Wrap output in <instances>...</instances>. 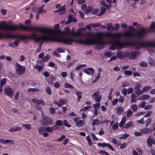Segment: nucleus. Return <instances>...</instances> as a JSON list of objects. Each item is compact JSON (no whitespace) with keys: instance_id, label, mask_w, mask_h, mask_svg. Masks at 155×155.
<instances>
[{"instance_id":"1","label":"nucleus","mask_w":155,"mask_h":155,"mask_svg":"<svg viewBox=\"0 0 155 155\" xmlns=\"http://www.w3.org/2000/svg\"><path fill=\"white\" fill-rule=\"evenodd\" d=\"M46 31L49 35L52 34L56 37V39L60 42L68 45H71L72 42H78L79 43L86 45H95V48L99 50L103 48L107 44L104 42L102 38L106 36L110 37L111 39H114L115 41L112 40L108 44H111L110 47V49L114 50L115 49H122L123 48L133 46V42L130 43L128 42H124L120 41L121 37V34L120 33H112L109 32H97L93 34L89 32L85 33L83 35L85 38L76 39L74 37H78L82 35V33L79 31L74 32V28H72L71 31L68 27H67L64 29V36L62 38H59L58 34H60L61 31H54L53 30L44 28Z\"/></svg>"},{"instance_id":"2","label":"nucleus","mask_w":155,"mask_h":155,"mask_svg":"<svg viewBox=\"0 0 155 155\" xmlns=\"http://www.w3.org/2000/svg\"><path fill=\"white\" fill-rule=\"evenodd\" d=\"M19 26L15 25H8L7 22L5 21H3L0 24V39L5 38L7 39L16 38V39L13 42H10L8 44L9 46L11 47L14 48L17 47L18 45V43L21 40L27 39H34L35 42H38L40 38L37 37V34L33 33L27 36H21L20 35L14 34H4L2 30L11 31H15L19 30V28L21 29ZM21 25H22L21 24Z\"/></svg>"},{"instance_id":"3","label":"nucleus","mask_w":155,"mask_h":155,"mask_svg":"<svg viewBox=\"0 0 155 155\" xmlns=\"http://www.w3.org/2000/svg\"><path fill=\"white\" fill-rule=\"evenodd\" d=\"M59 26V25L57 24L54 26V29H53L50 28H47L43 27H27L23 25H20V28L23 29L24 31H37L41 33V35L38 36H37V37L40 38L38 42L39 45L41 46L42 43L44 42H47L48 41H56L57 42H60V41H58L56 39V37L52 34H51V35H49L48 34L46 31L45 30L44 28L48 29L54 30V31H61L60 34H58V36L60 38H62V37L64 36V31H61V30L58 29Z\"/></svg>"},{"instance_id":"4","label":"nucleus","mask_w":155,"mask_h":155,"mask_svg":"<svg viewBox=\"0 0 155 155\" xmlns=\"http://www.w3.org/2000/svg\"><path fill=\"white\" fill-rule=\"evenodd\" d=\"M147 30L143 28H142L134 35L131 32L125 31L123 33V36L131 38H135L140 39L147 36Z\"/></svg>"},{"instance_id":"5","label":"nucleus","mask_w":155,"mask_h":155,"mask_svg":"<svg viewBox=\"0 0 155 155\" xmlns=\"http://www.w3.org/2000/svg\"><path fill=\"white\" fill-rule=\"evenodd\" d=\"M25 70V67L21 65L18 63H16L15 65V70L17 74L18 75H21L24 73Z\"/></svg>"},{"instance_id":"6","label":"nucleus","mask_w":155,"mask_h":155,"mask_svg":"<svg viewBox=\"0 0 155 155\" xmlns=\"http://www.w3.org/2000/svg\"><path fill=\"white\" fill-rule=\"evenodd\" d=\"M52 124V121L51 119L48 117H43L41 122L42 125H50Z\"/></svg>"},{"instance_id":"7","label":"nucleus","mask_w":155,"mask_h":155,"mask_svg":"<svg viewBox=\"0 0 155 155\" xmlns=\"http://www.w3.org/2000/svg\"><path fill=\"white\" fill-rule=\"evenodd\" d=\"M127 57H128L130 59H134L139 56L140 52L139 51L131 52L130 53L127 52Z\"/></svg>"},{"instance_id":"8","label":"nucleus","mask_w":155,"mask_h":155,"mask_svg":"<svg viewBox=\"0 0 155 155\" xmlns=\"http://www.w3.org/2000/svg\"><path fill=\"white\" fill-rule=\"evenodd\" d=\"M4 91L5 93L8 96H12L13 94V91L9 86H5Z\"/></svg>"},{"instance_id":"9","label":"nucleus","mask_w":155,"mask_h":155,"mask_svg":"<svg viewBox=\"0 0 155 155\" xmlns=\"http://www.w3.org/2000/svg\"><path fill=\"white\" fill-rule=\"evenodd\" d=\"M92 97L96 102H99L101 99V96H99V92L98 91L94 92Z\"/></svg>"},{"instance_id":"10","label":"nucleus","mask_w":155,"mask_h":155,"mask_svg":"<svg viewBox=\"0 0 155 155\" xmlns=\"http://www.w3.org/2000/svg\"><path fill=\"white\" fill-rule=\"evenodd\" d=\"M97 145L100 147H107L110 150L114 151V149L112 147L111 145L110 144L107 143H97Z\"/></svg>"},{"instance_id":"11","label":"nucleus","mask_w":155,"mask_h":155,"mask_svg":"<svg viewBox=\"0 0 155 155\" xmlns=\"http://www.w3.org/2000/svg\"><path fill=\"white\" fill-rule=\"evenodd\" d=\"M152 144H155V141L152 137L149 136L147 139V145L148 147H152Z\"/></svg>"},{"instance_id":"12","label":"nucleus","mask_w":155,"mask_h":155,"mask_svg":"<svg viewBox=\"0 0 155 155\" xmlns=\"http://www.w3.org/2000/svg\"><path fill=\"white\" fill-rule=\"evenodd\" d=\"M74 120L76 123L75 124L78 127H82L84 124V122L82 120L78 119L77 117L75 118Z\"/></svg>"},{"instance_id":"13","label":"nucleus","mask_w":155,"mask_h":155,"mask_svg":"<svg viewBox=\"0 0 155 155\" xmlns=\"http://www.w3.org/2000/svg\"><path fill=\"white\" fill-rule=\"evenodd\" d=\"M127 52L123 53L121 52L117 53V57L120 59H123L124 58H127Z\"/></svg>"},{"instance_id":"14","label":"nucleus","mask_w":155,"mask_h":155,"mask_svg":"<svg viewBox=\"0 0 155 155\" xmlns=\"http://www.w3.org/2000/svg\"><path fill=\"white\" fill-rule=\"evenodd\" d=\"M83 71L87 74L90 75L91 74H93L94 71L93 68H88L85 69H84Z\"/></svg>"},{"instance_id":"15","label":"nucleus","mask_w":155,"mask_h":155,"mask_svg":"<svg viewBox=\"0 0 155 155\" xmlns=\"http://www.w3.org/2000/svg\"><path fill=\"white\" fill-rule=\"evenodd\" d=\"M68 21H67L65 23L66 25L70 23L73 22H76L77 21V19L75 18H73V16L71 15H69L68 17Z\"/></svg>"},{"instance_id":"16","label":"nucleus","mask_w":155,"mask_h":155,"mask_svg":"<svg viewBox=\"0 0 155 155\" xmlns=\"http://www.w3.org/2000/svg\"><path fill=\"white\" fill-rule=\"evenodd\" d=\"M57 127V126L56 125H54L51 127H46L45 128V131H47L49 132H51L53 131V130H55Z\"/></svg>"},{"instance_id":"17","label":"nucleus","mask_w":155,"mask_h":155,"mask_svg":"<svg viewBox=\"0 0 155 155\" xmlns=\"http://www.w3.org/2000/svg\"><path fill=\"white\" fill-rule=\"evenodd\" d=\"M134 125V122L133 121H130L124 125L123 128L127 129L133 126Z\"/></svg>"},{"instance_id":"18","label":"nucleus","mask_w":155,"mask_h":155,"mask_svg":"<svg viewBox=\"0 0 155 155\" xmlns=\"http://www.w3.org/2000/svg\"><path fill=\"white\" fill-rule=\"evenodd\" d=\"M152 131V130H151L150 128H144L140 130V131L142 133V134H147L150 132H151Z\"/></svg>"},{"instance_id":"19","label":"nucleus","mask_w":155,"mask_h":155,"mask_svg":"<svg viewBox=\"0 0 155 155\" xmlns=\"http://www.w3.org/2000/svg\"><path fill=\"white\" fill-rule=\"evenodd\" d=\"M126 117L122 118L119 124V126L121 128H123V127H124V124L126 122Z\"/></svg>"},{"instance_id":"20","label":"nucleus","mask_w":155,"mask_h":155,"mask_svg":"<svg viewBox=\"0 0 155 155\" xmlns=\"http://www.w3.org/2000/svg\"><path fill=\"white\" fill-rule=\"evenodd\" d=\"M130 102L131 103L136 102L137 96L134 93H132L130 95Z\"/></svg>"},{"instance_id":"21","label":"nucleus","mask_w":155,"mask_h":155,"mask_svg":"<svg viewBox=\"0 0 155 155\" xmlns=\"http://www.w3.org/2000/svg\"><path fill=\"white\" fill-rule=\"evenodd\" d=\"M22 129L21 127H13L9 129V131L12 132H16L18 130H21Z\"/></svg>"},{"instance_id":"22","label":"nucleus","mask_w":155,"mask_h":155,"mask_svg":"<svg viewBox=\"0 0 155 155\" xmlns=\"http://www.w3.org/2000/svg\"><path fill=\"white\" fill-rule=\"evenodd\" d=\"M107 30L109 31H114V27L112 26V24L111 23H109L106 24Z\"/></svg>"},{"instance_id":"23","label":"nucleus","mask_w":155,"mask_h":155,"mask_svg":"<svg viewBox=\"0 0 155 155\" xmlns=\"http://www.w3.org/2000/svg\"><path fill=\"white\" fill-rule=\"evenodd\" d=\"M150 98V96L147 94H143L140 97V99L138 100H145L148 99Z\"/></svg>"},{"instance_id":"24","label":"nucleus","mask_w":155,"mask_h":155,"mask_svg":"<svg viewBox=\"0 0 155 155\" xmlns=\"http://www.w3.org/2000/svg\"><path fill=\"white\" fill-rule=\"evenodd\" d=\"M124 111L122 107H119L117 108L116 110V113L119 115H120Z\"/></svg>"},{"instance_id":"25","label":"nucleus","mask_w":155,"mask_h":155,"mask_svg":"<svg viewBox=\"0 0 155 155\" xmlns=\"http://www.w3.org/2000/svg\"><path fill=\"white\" fill-rule=\"evenodd\" d=\"M101 123L100 121L97 119H95L92 122L91 125L92 126H94L96 125H99Z\"/></svg>"},{"instance_id":"26","label":"nucleus","mask_w":155,"mask_h":155,"mask_svg":"<svg viewBox=\"0 0 155 155\" xmlns=\"http://www.w3.org/2000/svg\"><path fill=\"white\" fill-rule=\"evenodd\" d=\"M43 67V65H41L39 66L38 65V63H37L36 65H35L34 67V68L38 70V71H41L42 70V69Z\"/></svg>"},{"instance_id":"27","label":"nucleus","mask_w":155,"mask_h":155,"mask_svg":"<svg viewBox=\"0 0 155 155\" xmlns=\"http://www.w3.org/2000/svg\"><path fill=\"white\" fill-rule=\"evenodd\" d=\"M76 94L78 97L77 98V100L78 101L80 102V100L82 98V93L80 91H76Z\"/></svg>"},{"instance_id":"28","label":"nucleus","mask_w":155,"mask_h":155,"mask_svg":"<svg viewBox=\"0 0 155 155\" xmlns=\"http://www.w3.org/2000/svg\"><path fill=\"white\" fill-rule=\"evenodd\" d=\"M135 92L137 95H140L144 93L143 89L141 90L140 89L135 91Z\"/></svg>"},{"instance_id":"29","label":"nucleus","mask_w":155,"mask_h":155,"mask_svg":"<svg viewBox=\"0 0 155 155\" xmlns=\"http://www.w3.org/2000/svg\"><path fill=\"white\" fill-rule=\"evenodd\" d=\"M38 11L37 12L38 14L45 13L46 12V11L45 9L42 8V7H38Z\"/></svg>"},{"instance_id":"30","label":"nucleus","mask_w":155,"mask_h":155,"mask_svg":"<svg viewBox=\"0 0 155 155\" xmlns=\"http://www.w3.org/2000/svg\"><path fill=\"white\" fill-rule=\"evenodd\" d=\"M129 136V135L126 134H124L120 135V137H119L120 139H124L127 138Z\"/></svg>"},{"instance_id":"31","label":"nucleus","mask_w":155,"mask_h":155,"mask_svg":"<svg viewBox=\"0 0 155 155\" xmlns=\"http://www.w3.org/2000/svg\"><path fill=\"white\" fill-rule=\"evenodd\" d=\"M101 4L103 5V6L107 8L110 9L111 7V6L110 5H108L106 4L105 2L104 1H101Z\"/></svg>"},{"instance_id":"32","label":"nucleus","mask_w":155,"mask_h":155,"mask_svg":"<svg viewBox=\"0 0 155 155\" xmlns=\"http://www.w3.org/2000/svg\"><path fill=\"white\" fill-rule=\"evenodd\" d=\"M14 143V142L12 140H5L4 144L12 145Z\"/></svg>"},{"instance_id":"33","label":"nucleus","mask_w":155,"mask_h":155,"mask_svg":"<svg viewBox=\"0 0 155 155\" xmlns=\"http://www.w3.org/2000/svg\"><path fill=\"white\" fill-rule=\"evenodd\" d=\"M142 85L140 84L139 83H137L134 87V91L140 89Z\"/></svg>"},{"instance_id":"34","label":"nucleus","mask_w":155,"mask_h":155,"mask_svg":"<svg viewBox=\"0 0 155 155\" xmlns=\"http://www.w3.org/2000/svg\"><path fill=\"white\" fill-rule=\"evenodd\" d=\"M133 114V112L130 109L127 110V117H130Z\"/></svg>"},{"instance_id":"35","label":"nucleus","mask_w":155,"mask_h":155,"mask_svg":"<svg viewBox=\"0 0 155 155\" xmlns=\"http://www.w3.org/2000/svg\"><path fill=\"white\" fill-rule=\"evenodd\" d=\"M140 66L142 67L147 68L148 66L147 64L144 61L141 62L139 64Z\"/></svg>"},{"instance_id":"36","label":"nucleus","mask_w":155,"mask_h":155,"mask_svg":"<svg viewBox=\"0 0 155 155\" xmlns=\"http://www.w3.org/2000/svg\"><path fill=\"white\" fill-rule=\"evenodd\" d=\"M130 107L131 109L134 111H136L138 109L137 105L136 104L132 105Z\"/></svg>"},{"instance_id":"37","label":"nucleus","mask_w":155,"mask_h":155,"mask_svg":"<svg viewBox=\"0 0 155 155\" xmlns=\"http://www.w3.org/2000/svg\"><path fill=\"white\" fill-rule=\"evenodd\" d=\"M152 87L151 86H146L144 87L143 89V92L147 91L149 90H150L151 89Z\"/></svg>"},{"instance_id":"38","label":"nucleus","mask_w":155,"mask_h":155,"mask_svg":"<svg viewBox=\"0 0 155 155\" xmlns=\"http://www.w3.org/2000/svg\"><path fill=\"white\" fill-rule=\"evenodd\" d=\"M39 89L34 88H30L28 89V91L29 92H38L39 91Z\"/></svg>"},{"instance_id":"39","label":"nucleus","mask_w":155,"mask_h":155,"mask_svg":"<svg viewBox=\"0 0 155 155\" xmlns=\"http://www.w3.org/2000/svg\"><path fill=\"white\" fill-rule=\"evenodd\" d=\"M50 57L49 55H46L42 59V60L44 62H47L50 58Z\"/></svg>"},{"instance_id":"40","label":"nucleus","mask_w":155,"mask_h":155,"mask_svg":"<svg viewBox=\"0 0 155 155\" xmlns=\"http://www.w3.org/2000/svg\"><path fill=\"white\" fill-rule=\"evenodd\" d=\"M64 87L65 88H73V86L72 85L67 83H65Z\"/></svg>"},{"instance_id":"41","label":"nucleus","mask_w":155,"mask_h":155,"mask_svg":"<svg viewBox=\"0 0 155 155\" xmlns=\"http://www.w3.org/2000/svg\"><path fill=\"white\" fill-rule=\"evenodd\" d=\"M59 14L62 15L65 12V10L64 7H62L61 9L58 10Z\"/></svg>"},{"instance_id":"42","label":"nucleus","mask_w":155,"mask_h":155,"mask_svg":"<svg viewBox=\"0 0 155 155\" xmlns=\"http://www.w3.org/2000/svg\"><path fill=\"white\" fill-rule=\"evenodd\" d=\"M22 126L25 127V128L28 130H29L31 129V125L29 124L22 125Z\"/></svg>"},{"instance_id":"43","label":"nucleus","mask_w":155,"mask_h":155,"mask_svg":"<svg viewBox=\"0 0 155 155\" xmlns=\"http://www.w3.org/2000/svg\"><path fill=\"white\" fill-rule=\"evenodd\" d=\"M45 91L48 94L50 95L51 94V89L49 87H46Z\"/></svg>"},{"instance_id":"44","label":"nucleus","mask_w":155,"mask_h":155,"mask_svg":"<svg viewBox=\"0 0 155 155\" xmlns=\"http://www.w3.org/2000/svg\"><path fill=\"white\" fill-rule=\"evenodd\" d=\"M38 131L40 134H42V132L43 131H45V128L43 127H40L38 129Z\"/></svg>"},{"instance_id":"45","label":"nucleus","mask_w":155,"mask_h":155,"mask_svg":"<svg viewBox=\"0 0 155 155\" xmlns=\"http://www.w3.org/2000/svg\"><path fill=\"white\" fill-rule=\"evenodd\" d=\"M106 9L104 7L101 8V12L99 14V15H102L103 14L106 12Z\"/></svg>"},{"instance_id":"46","label":"nucleus","mask_w":155,"mask_h":155,"mask_svg":"<svg viewBox=\"0 0 155 155\" xmlns=\"http://www.w3.org/2000/svg\"><path fill=\"white\" fill-rule=\"evenodd\" d=\"M6 82V79L4 78L1 80L0 81V85L3 86L5 84Z\"/></svg>"},{"instance_id":"47","label":"nucleus","mask_w":155,"mask_h":155,"mask_svg":"<svg viewBox=\"0 0 155 155\" xmlns=\"http://www.w3.org/2000/svg\"><path fill=\"white\" fill-rule=\"evenodd\" d=\"M151 119L150 118H148L146 121V126L148 127L151 123Z\"/></svg>"},{"instance_id":"48","label":"nucleus","mask_w":155,"mask_h":155,"mask_svg":"<svg viewBox=\"0 0 155 155\" xmlns=\"http://www.w3.org/2000/svg\"><path fill=\"white\" fill-rule=\"evenodd\" d=\"M90 25H91V26L93 27H98L101 25V24L100 23L90 24Z\"/></svg>"},{"instance_id":"49","label":"nucleus","mask_w":155,"mask_h":155,"mask_svg":"<svg viewBox=\"0 0 155 155\" xmlns=\"http://www.w3.org/2000/svg\"><path fill=\"white\" fill-rule=\"evenodd\" d=\"M59 103L61 105H61H63L64 104H65L66 103V101L64 100V99H60L59 100Z\"/></svg>"},{"instance_id":"50","label":"nucleus","mask_w":155,"mask_h":155,"mask_svg":"<svg viewBox=\"0 0 155 155\" xmlns=\"http://www.w3.org/2000/svg\"><path fill=\"white\" fill-rule=\"evenodd\" d=\"M98 153L101 155H109L108 153L104 150L100 151Z\"/></svg>"},{"instance_id":"51","label":"nucleus","mask_w":155,"mask_h":155,"mask_svg":"<svg viewBox=\"0 0 155 155\" xmlns=\"http://www.w3.org/2000/svg\"><path fill=\"white\" fill-rule=\"evenodd\" d=\"M155 22H153L151 24L150 31H151V30H153L155 28Z\"/></svg>"},{"instance_id":"52","label":"nucleus","mask_w":155,"mask_h":155,"mask_svg":"<svg viewBox=\"0 0 155 155\" xmlns=\"http://www.w3.org/2000/svg\"><path fill=\"white\" fill-rule=\"evenodd\" d=\"M63 124L62 121L60 120H57L56 121V126L57 125L58 126H61Z\"/></svg>"},{"instance_id":"53","label":"nucleus","mask_w":155,"mask_h":155,"mask_svg":"<svg viewBox=\"0 0 155 155\" xmlns=\"http://www.w3.org/2000/svg\"><path fill=\"white\" fill-rule=\"evenodd\" d=\"M104 55L106 57H109L112 56V53L110 51H107L105 53Z\"/></svg>"},{"instance_id":"54","label":"nucleus","mask_w":155,"mask_h":155,"mask_svg":"<svg viewBox=\"0 0 155 155\" xmlns=\"http://www.w3.org/2000/svg\"><path fill=\"white\" fill-rule=\"evenodd\" d=\"M124 74L127 75H130L132 74V72L129 70L125 71L124 72Z\"/></svg>"},{"instance_id":"55","label":"nucleus","mask_w":155,"mask_h":155,"mask_svg":"<svg viewBox=\"0 0 155 155\" xmlns=\"http://www.w3.org/2000/svg\"><path fill=\"white\" fill-rule=\"evenodd\" d=\"M127 146V144L125 143H121L120 144V147L121 149L123 150Z\"/></svg>"},{"instance_id":"56","label":"nucleus","mask_w":155,"mask_h":155,"mask_svg":"<svg viewBox=\"0 0 155 155\" xmlns=\"http://www.w3.org/2000/svg\"><path fill=\"white\" fill-rule=\"evenodd\" d=\"M133 76L134 77H140L141 75L138 72H135L133 73Z\"/></svg>"},{"instance_id":"57","label":"nucleus","mask_w":155,"mask_h":155,"mask_svg":"<svg viewBox=\"0 0 155 155\" xmlns=\"http://www.w3.org/2000/svg\"><path fill=\"white\" fill-rule=\"evenodd\" d=\"M49 111L51 114H53L55 112V110L53 107H51L49 109Z\"/></svg>"},{"instance_id":"58","label":"nucleus","mask_w":155,"mask_h":155,"mask_svg":"<svg viewBox=\"0 0 155 155\" xmlns=\"http://www.w3.org/2000/svg\"><path fill=\"white\" fill-rule=\"evenodd\" d=\"M63 124L64 125L67 127H71V126L68 124L67 121L66 120H64Z\"/></svg>"},{"instance_id":"59","label":"nucleus","mask_w":155,"mask_h":155,"mask_svg":"<svg viewBox=\"0 0 155 155\" xmlns=\"http://www.w3.org/2000/svg\"><path fill=\"white\" fill-rule=\"evenodd\" d=\"M127 89L126 88H124L122 89V94L124 96H125L127 95Z\"/></svg>"},{"instance_id":"60","label":"nucleus","mask_w":155,"mask_h":155,"mask_svg":"<svg viewBox=\"0 0 155 155\" xmlns=\"http://www.w3.org/2000/svg\"><path fill=\"white\" fill-rule=\"evenodd\" d=\"M93 107L94 109H97V108L100 107V104L98 103H96L95 104H94L93 105Z\"/></svg>"},{"instance_id":"61","label":"nucleus","mask_w":155,"mask_h":155,"mask_svg":"<svg viewBox=\"0 0 155 155\" xmlns=\"http://www.w3.org/2000/svg\"><path fill=\"white\" fill-rule=\"evenodd\" d=\"M118 128V123H117L112 126V129L113 130H115Z\"/></svg>"},{"instance_id":"62","label":"nucleus","mask_w":155,"mask_h":155,"mask_svg":"<svg viewBox=\"0 0 155 155\" xmlns=\"http://www.w3.org/2000/svg\"><path fill=\"white\" fill-rule=\"evenodd\" d=\"M65 136L64 135H62L59 138L57 139V140L59 142L61 141L65 138Z\"/></svg>"},{"instance_id":"63","label":"nucleus","mask_w":155,"mask_h":155,"mask_svg":"<svg viewBox=\"0 0 155 155\" xmlns=\"http://www.w3.org/2000/svg\"><path fill=\"white\" fill-rule=\"evenodd\" d=\"M127 91L128 94H130L133 91V89L131 87L128 88L127 89Z\"/></svg>"},{"instance_id":"64","label":"nucleus","mask_w":155,"mask_h":155,"mask_svg":"<svg viewBox=\"0 0 155 155\" xmlns=\"http://www.w3.org/2000/svg\"><path fill=\"white\" fill-rule=\"evenodd\" d=\"M152 111L150 110L148 111L147 114L144 115V117L146 118L148 117L151 114Z\"/></svg>"}]
</instances>
